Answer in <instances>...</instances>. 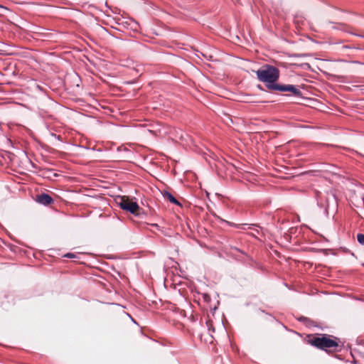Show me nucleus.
<instances>
[{
	"label": "nucleus",
	"instance_id": "1",
	"mask_svg": "<svg viewBox=\"0 0 364 364\" xmlns=\"http://www.w3.org/2000/svg\"><path fill=\"white\" fill-rule=\"evenodd\" d=\"M259 81L264 83L265 87L272 92H289L285 96H294L297 98H303L301 90L294 85L279 84L278 80L280 76L279 70L272 65L264 64L255 72Z\"/></svg>",
	"mask_w": 364,
	"mask_h": 364
},
{
	"label": "nucleus",
	"instance_id": "2",
	"mask_svg": "<svg viewBox=\"0 0 364 364\" xmlns=\"http://www.w3.org/2000/svg\"><path fill=\"white\" fill-rule=\"evenodd\" d=\"M336 340H338V338L335 337V340H333L331 338L329 335L321 334L318 336H313L309 338L308 343L314 347L326 351L328 348H336L338 346V343Z\"/></svg>",
	"mask_w": 364,
	"mask_h": 364
},
{
	"label": "nucleus",
	"instance_id": "3",
	"mask_svg": "<svg viewBox=\"0 0 364 364\" xmlns=\"http://www.w3.org/2000/svg\"><path fill=\"white\" fill-rule=\"evenodd\" d=\"M117 203L122 210L136 216H139L141 214L140 211L141 210V208L136 202L131 201L124 197H120Z\"/></svg>",
	"mask_w": 364,
	"mask_h": 364
},
{
	"label": "nucleus",
	"instance_id": "4",
	"mask_svg": "<svg viewBox=\"0 0 364 364\" xmlns=\"http://www.w3.org/2000/svg\"><path fill=\"white\" fill-rule=\"evenodd\" d=\"M316 197L318 205L321 208H323L325 213L327 215L329 203L331 200L336 202V196L333 193H327L326 196H325V201L323 200L324 196L320 193H316Z\"/></svg>",
	"mask_w": 364,
	"mask_h": 364
},
{
	"label": "nucleus",
	"instance_id": "5",
	"mask_svg": "<svg viewBox=\"0 0 364 364\" xmlns=\"http://www.w3.org/2000/svg\"><path fill=\"white\" fill-rule=\"evenodd\" d=\"M36 201L43 205H49L53 202V199L49 194L43 193L36 196Z\"/></svg>",
	"mask_w": 364,
	"mask_h": 364
},
{
	"label": "nucleus",
	"instance_id": "6",
	"mask_svg": "<svg viewBox=\"0 0 364 364\" xmlns=\"http://www.w3.org/2000/svg\"><path fill=\"white\" fill-rule=\"evenodd\" d=\"M214 216L221 223H225V224L228 225V226L238 228L240 230H247V223L237 224V223H234L225 220L217 215H215Z\"/></svg>",
	"mask_w": 364,
	"mask_h": 364
},
{
	"label": "nucleus",
	"instance_id": "7",
	"mask_svg": "<svg viewBox=\"0 0 364 364\" xmlns=\"http://www.w3.org/2000/svg\"><path fill=\"white\" fill-rule=\"evenodd\" d=\"M163 196L166 198L170 203L181 206V203L171 194V193L165 191L163 193Z\"/></svg>",
	"mask_w": 364,
	"mask_h": 364
},
{
	"label": "nucleus",
	"instance_id": "8",
	"mask_svg": "<svg viewBox=\"0 0 364 364\" xmlns=\"http://www.w3.org/2000/svg\"><path fill=\"white\" fill-rule=\"evenodd\" d=\"M260 228L258 225L255 224H247V229L252 230V232L250 233L255 237H257V235L260 232Z\"/></svg>",
	"mask_w": 364,
	"mask_h": 364
},
{
	"label": "nucleus",
	"instance_id": "9",
	"mask_svg": "<svg viewBox=\"0 0 364 364\" xmlns=\"http://www.w3.org/2000/svg\"><path fill=\"white\" fill-rule=\"evenodd\" d=\"M128 25L130 26V28L132 30H133V31L138 30L139 24L136 21L132 20L129 23H128Z\"/></svg>",
	"mask_w": 364,
	"mask_h": 364
},
{
	"label": "nucleus",
	"instance_id": "10",
	"mask_svg": "<svg viewBox=\"0 0 364 364\" xmlns=\"http://www.w3.org/2000/svg\"><path fill=\"white\" fill-rule=\"evenodd\" d=\"M357 240L360 245H364V234L358 233L357 235Z\"/></svg>",
	"mask_w": 364,
	"mask_h": 364
},
{
	"label": "nucleus",
	"instance_id": "11",
	"mask_svg": "<svg viewBox=\"0 0 364 364\" xmlns=\"http://www.w3.org/2000/svg\"><path fill=\"white\" fill-rule=\"evenodd\" d=\"M298 320L305 323H309L310 322H312L311 319L304 316H301L300 318H298Z\"/></svg>",
	"mask_w": 364,
	"mask_h": 364
},
{
	"label": "nucleus",
	"instance_id": "12",
	"mask_svg": "<svg viewBox=\"0 0 364 364\" xmlns=\"http://www.w3.org/2000/svg\"><path fill=\"white\" fill-rule=\"evenodd\" d=\"M117 151L120 152V151H124L127 154H131V151L126 147H124V146H119L117 148Z\"/></svg>",
	"mask_w": 364,
	"mask_h": 364
},
{
	"label": "nucleus",
	"instance_id": "13",
	"mask_svg": "<svg viewBox=\"0 0 364 364\" xmlns=\"http://www.w3.org/2000/svg\"><path fill=\"white\" fill-rule=\"evenodd\" d=\"M63 257L67 258H77V256L75 254L71 252L65 254Z\"/></svg>",
	"mask_w": 364,
	"mask_h": 364
},
{
	"label": "nucleus",
	"instance_id": "14",
	"mask_svg": "<svg viewBox=\"0 0 364 364\" xmlns=\"http://www.w3.org/2000/svg\"><path fill=\"white\" fill-rule=\"evenodd\" d=\"M50 135L51 136L54 137L55 139H57L58 141H62L61 136L60 135H57V134H55L54 133H52V132L50 133Z\"/></svg>",
	"mask_w": 364,
	"mask_h": 364
},
{
	"label": "nucleus",
	"instance_id": "15",
	"mask_svg": "<svg viewBox=\"0 0 364 364\" xmlns=\"http://www.w3.org/2000/svg\"><path fill=\"white\" fill-rule=\"evenodd\" d=\"M203 298L205 301H210V297L208 294H203Z\"/></svg>",
	"mask_w": 364,
	"mask_h": 364
},
{
	"label": "nucleus",
	"instance_id": "16",
	"mask_svg": "<svg viewBox=\"0 0 364 364\" xmlns=\"http://www.w3.org/2000/svg\"><path fill=\"white\" fill-rule=\"evenodd\" d=\"M342 48L343 50L344 49H358V48H356V47L352 46H343Z\"/></svg>",
	"mask_w": 364,
	"mask_h": 364
},
{
	"label": "nucleus",
	"instance_id": "17",
	"mask_svg": "<svg viewBox=\"0 0 364 364\" xmlns=\"http://www.w3.org/2000/svg\"><path fill=\"white\" fill-rule=\"evenodd\" d=\"M257 87L261 91H264V87L261 85H258Z\"/></svg>",
	"mask_w": 364,
	"mask_h": 364
},
{
	"label": "nucleus",
	"instance_id": "18",
	"mask_svg": "<svg viewBox=\"0 0 364 364\" xmlns=\"http://www.w3.org/2000/svg\"><path fill=\"white\" fill-rule=\"evenodd\" d=\"M348 32L349 33V31H348ZM350 34H352V35H354V36H357L363 37L362 36L358 35V34L354 33H351V32H350Z\"/></svg>",
	"mask_w": 364,
	"mask_h": 364
},
{
	"label": "nucleus",
	"instance_id": "19",
	"mask_svg": "<svg viewBox=\"0 0 364 364\" xmlns=\"http://www.w3.org/2000/svg\"><path fill=\"white\" fill-rule=\"evenodd\" d=\"M234 249H235V250H237V251H238V252H242V251H240V250L238 248H237V247H234Z\"/></svg>",
	"mask_w": 364,
	"mask_h": 364
},
{
	"label": "nucleus",
	"instance_id": "20",
	"mask_svg": "<svg viewBox=\"0 0 364 364\" xmlns=\"http://www.w3.org/2000/svg\"><path fill=\"white\" fill-rule=\"evenodd\" d=\"M200 53L202 55V56L206 58V55L205 54H203V53Z\"/></svg>",
	"mask_w": 364,
	"mask_h": 364
},
{
	"label": "nucleus",
	"instance_id": "21",
	"mask_svg": "<svg viewBox=\"0 0 364 364\" xmlns=\"http://www.w3.org/2000/svg\"><path fill=\"white\" fill-rule=\"evenodd\" d=\"M132 322H134V323H136V321H135L134 320V318H132Z\"/></svg>",
	"mask_w": 364,
	"mask_h": 364
}]
</instances>
